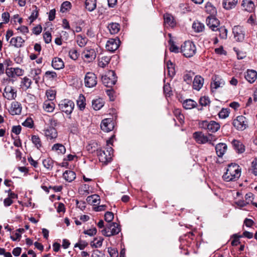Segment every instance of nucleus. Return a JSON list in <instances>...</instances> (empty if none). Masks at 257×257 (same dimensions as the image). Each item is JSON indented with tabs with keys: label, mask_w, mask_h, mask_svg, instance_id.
<instances>
[{
	"label": "nucleus",
	"mask_w": 257,
	"mask_h": 257,
	"mask_svg": "<svg viewBox=\"0 0 257 257\" xmlns=\"http://www.w3.org/2000/svg\"><path fill=\"white\" fill-rule=\"evenodd\" d=\"M241 175V169L236 164L228 165L226 172L223 174L222 178L226 182L235 181L237 180Z\"/></svg>",
	"instance_id": "1"
},
{
	"label": "nucleus",
	"mask_w": 257,
	"mask_h": 257,
	"mask_svg": "<svg viewBox=\"0 0 257 257\" xmlns=\"http://www.w3.org/2000/svg\"><path fill=\"white\" fill-rule=\"evenodd\" d=\"M121 230L120 225L115 222L107 223L101 230L102 234L109 237L117 234Z\"/></svg>",
	"instance_id": "2"
},
{
	"label": "nucleus",
	"mask_w": 257,
	"mask_h": 257,
	"mask_svg": "<svg viewBox=\"0 0 257 257\" xmlns=\"http://www.w3.org/2000/svg\"><path fill=\"white\" fill-rule=\"evenodd\" d=\"M181 52L187 58L192 57L196 52L195 44L191 41H185L181 47Z\"/></svg>",
	"instance_id": "3"
},
{
	"label": "nucleus",
	"mask_w": 257,
	"mask_h": 257,
	"mask_svg": "<svg viewBox=\"0 0 257 257\" xmlns=\"http://www.w3.org/2000/svg\"><path fill=\"white\" fill-rule=\"evenodd\" d=\"M106 151L99 150H97V156L100 162L106 164L111 161L113 150L111 147L106 148Z\"/></svg>",
	"instance_id": "4"
},
{
	"label": "nucleus",
	"mask_w": 257,
	"mask_h": 257,
	"mask_svg": "<svg viewBox=\"0 0 257 257\" xmlns=\"http://www.w3.org/2000/svg\"><path fill=\"white\" fill-rule=\"evenodd\" d=\"M101 80L105 86L110 87L115 84L117 77L113 71L109 70L106 74L102 76Z\"/></svg>",
	"instance_id": "5"
},
{
	"label": "nucleus",
	"mask_w": 257,
	"mask_h": 257,
	"mask_svg": "<svg viewBox=\"0 0 257 257\" xmlns=\"http://www.w3.org/2000/svg\"><path fill=\"white\" fill-rule=\"evenodd\" d=\"M199 125L200 128L207 130L208 131L211 133L217 132L220 127L219 123L213 120L210 121L203 120L199 122Z\"/></svg>",
	"instance_id": "6"
},
{
	"label": "nucleus",
	"mask_w": 257,
	"mask_h": 257,
	"mask_svg": "<svg viewBox=\"0 0 257 257\" xmlns=\"http://www.w3.org/2000/svg\"><path fill=\"white\" fill-rule=\"evenodd\" d=\"M59 106L60 109L62 111L65 112L67 114H69L72 113L74 109V103L72 100L64 99L61 101L59 104Z\"/></svg>",
	"instance_id": "7"
},
{
	"label": "nucleus",
	"mask_w": 257,
	"mask_h": 257,
	"mask_svg": "<svg viewBox=\"0 0 257 257\" xmlns=\"http://www.w3.org/2000/svg\"><path fill=\"white\" fill-rule=\"evenodd\" d=\"M232 124L234 127L238 131H243L247 127V122L246 118L240 115L236 117L233 120Z\"/></svg>",
	"instance_id": "8"
},
{
	"label": "nucleus",
	"mask_w": 257,
	"mask_h": 257,
	"mask_svg": "<svg viewBox=\"0 0 257 257\" xmlns=\"http://www.w3.org/2000/svg\"><path fill=\"white\" fill-rule=\"evenodd\" d=\"M6 73L10 78H15L24 75V70L19 67H10L6 69Z\"/></svg>",
	"instance_id": "9"
},
{
	"label": "nucleus",
	"mask_w": 257,
	"mask_h": 257,
	"mask_svg": "<svg viewBox=\"0 0 257 257\" xmlns=\"http://www.w3.org/2000/svg\"><path fill=\"white\" fill-rule=\"evenodd\" d=\"M232 32L234 38L236 41L238 42L242 41L245 37L244 29L241 26H235L232 28Z\"/></svg>",
	"instance_id": "10"
},
{
	"label": "nucleus",
	"mask_w": 257,
	"mask_h": 257,
	"mask_svg": "<svg viewBox=\"0 0 257 257\" xmlns=\"http://www.w3.org/2000/svg\"><path fill=\"white\" fill-rule=\"evenodd\" d=\"M97 82V77L94 73L92 72L86 73L84 79V83L86 87H93L96 85Z\"/></svg>",
	"instance_id": "11"
},
{
	"label": "nucleus",
	"mask_w": 257,
	"mask_h": 257,
	"mask_svg": "<svg viewBox=\"0 0 257 257\" xmlns=\"http://www.w3.org/2000/svg\"><path fill=\"white\" fill-rule=\"evenodd\" d=\"M100 127L104 132H109L114 128V122L111 118H105L102 121Z\"/></svg>",
	"instance_id": "12"
},
{
	"label": "nucleus",
	"mask_w": 257,
	"mask_h": 257,
	"mask_svg": "<svg viewBox=\"0 0 257 257\" xmlns=\"http://www.w3.org/2000/svg\"><path fill=\"white\" fill-rule=\"evenodd\" d=\"M212 82L211 83V87L212 91L219 87H223L225 84V81L218 76H214L212 78Z\"/></svg>",
	"instance_id": "13"
},
{
	"label": "nucleus",
	"mask_w": 257,
	"mask_h": 257,
	"mask_svg": "<svg viewBox=\"0 0 257 257\" xmlns=\"http://www.w3.org/2000/svg\"><path fill=\"white\" fill-rule=\"evenodd\" d=\"M119 43V39H110L106 43V49L110 52H114L118 48Z\"/></svg>",
	"instance_id": "14"
},
{
	"label": "nucleus",
	"mask_w": 257,
	"mask_h": 257,
	"mask_svg": "<svg viewBox=\"0 0 257 257\" xmlns=\"http://www.w3.org/2000/svg\"><path fill=\"white\" fill-rule=\"evenodd\" d=\"M206 24L210 29L215 31L218 29L219 21L216 18L208 17L206 19Z\"/></svg>",
	"instance_id": "15"
},
{
	"label": "nucleus",
	"mask_w": 257,
	"mask_h": 257,
	"mask_svg": "<svg viewBox=\"0 0 257 257\" xmlns=\"http://www.w3.org/2000/svg\"><path fill=\"white\" fill-rule=\"evenodd\" d=\"M3 95L8 100L14 99L17 96V92L12 86H7L5 88Z\"/></svg>",
	"instance_id": "16"
},
{
	"label": "nucleus",
	"mask_w": 257,
	"mask_h": 257,
	"mask_svg": "<svg viewBox=\"0 0 257 257\" xmlns=\"http://www.w3.org/2000/svg\"><path fill=\"white\" fill-rule=\"evenodd\" d=\"M22 111L21 104L17 102L14 101L12 103L9 112L12 115L20 114Z\"/></svg>",
	"instance_id": "17"
},
{
	"label": "nucleus",
	"mask_w": 257,
	"mask_h": 257,
	"mask_svg": "<svg viewBox=\"0 0 257 257\" xmlns=\"http://www.w3.org/2000/svg\"><path fill=\"white\" fill-rule=\"evenodd\" d=\"M44 132L47 139L52 140L57 137V132L54 127H49L44 130Z\"/></svg>",
	"instance_id": "18"
},
{
	"label": "nucleus",
	"mask_w": 257,
	"mask_h": 257,
	"mask_svg": "<svg viewBox=\"0 0 257 257\" xmlns=\"http://www.w3.org/2000/svg\"><path fill=\"white\" fill-rule=\"evenodd\" d=\"M204 84V79L200 75L196 76L193 81V89L199 91L202 87Z\"/></svg>",
	"instance_id": "19"
},
{
	"label": "nucleus",
	"mask_w": 257,
	"mask_h": 257,
	"mask_svg": "<svg viewBox=\"0 0 257 257\" xmlns=\"http://www.w3.org/2000/svg\"><path fill=\"white\" fill-rule=\"evenodd\" d=\"M234 149L239 154L243 153L245 151V147L243 144L238 140L233 139L231 142Z\"/></svg>",
	"instance_id": "20"
},
{
	"label": "nucleus",
	"mask_w": 257,
	"mask_h": 257,
	"mask_svg": "<svg viewBox=\"0 0 257 257\" xmlns=\"http://www.w3.org/2000/svg\"><path fill=\"white\" fill-rule=\"evenodd\" d=\"M193 137L195 141L199 144H205L208 142L207 136L204 135L202 132L194 133Z\"/></svg>",
	"instance_id": "21"
},
{
	"label": "nucleus",
	"mask_w": 257,
	"mask_h": 257,
	"mask_svg": "<svg viewBox=\"0 0 257 257\" xmlns=\"http://www.w3.org/2000/svg\"><path fill=\"white\" fill-rule=\"evenodd\" d=\"M246 80L249 83H253L257 78V73L253 70H247L244 76Z\"/></svg>",
	"instance_id": "22"
},
{
	"label": "nucleus",
	"mask_w": 257,
	"mask_h": 257,
	"mask_svg": "<svg viewBox=\"0 0 257 257\" xmlns=\"http://www.w3.org/2000/svg\"><path fill=\"white\" fill-rule=\"evenodd\" d=\"M51 65L53 68L56 70H60L64 67L63 60L58 57H55L53 59Z\"/></svg>",
	"instance_id": "23"
},
{
	"label": "nucleus",
	"mask_w": 257,
	"mask_h": 257,
	"mask_svg": "<svg viewBox=\"0 0 257 257\" xmlns=\"http://www.w3.org/2000/svg\"><path fill=\"white\" fill-rule=\"evenodd\" d=\"M83 55L84 57L86 59L88 62H91L95 59L96 53L94 49H87L84 51Z\"/></svg>",
	"instance_id": "24"
},
{
	"label": "nucleus",
	"mask_w": 257,
	"mask_h": 257,
	"mask_svg": "<svg viewBox=\"0 0 257 257\" xmlns=\"http://www.w3.org/2000/svg\"><path fill=\"white\" fill-rule=\"evenodd\" d=\"M215 150L217 156L221 157L227 150V145L224 143H219L216 146Z\"/></svg>",
	"instance_id": "25"
},
{
	"label": "nucleus",
	"mask_w": 257,
	"mask_h": 257,
	"mask_svg": "<svg viewBox=\"0 0 257 257\" xmlns=\"http://www.w3.org/2000/svg\"><path fill=\"white\" fill-rule=\"evenodd\" d=\"M241 5L244 10L251 12L254 9V5L252 1L251 0H243Z\"/></svg>",
	"instance_id": "26"
},
{
	"label": "nucleus",
	"mask_w": 257,
	"mask_h": 257,
	"mask_svg": "<svg viewBox=\"0 0 257 257\" xmlns=\"http://www.w3.org/2000/svg\"><path fill=\"white\" fill-rule=\"evenodd\" d=\"M41 69L40 68H33L32 69L30 72V75L33 78L36 83H38L40 80V74L41 73Z\"/></svg>",
	"instance_id": "27"
},
{
	"label": "nucleus",
	"mask_w": 257,
	"mask_h": 257,
	"mask_svg": "<svg viewBox=\"0 0 257 257\" xmlns=\"http://www.w3.org/2000/svg\"><path fill=\"white\" fill-rule=\"evenodd\" d=\"M25 41L21 37L12 38L10 40V44L12 46L19 48L22 46Z\"/></svg>",
	"instance_id": "28"
},
{
	"label": "nucleus",
	"mask_w": 257,
	"mask_h": 257,
	"mask_svg": "<svg viewBox=\"0 0 257 257\" xmlns=\"http://www.w3.org/2000/svg\"><path fill=\"white\" fill-rule=\"evenodd\" d=\"M197 105V102L191 99H186L183 102V106L186 109H192L196 107Z\"/></svg>",
	"instance_id": "29"
},
{
	"label": "nucleus",
	"mask_w": 257,
	"mask_h": 257,
	"mask_svg": "<svg viewBox=\"0 0 257 257\" xmlns=\"http://www.w3.org/2000/svg\"><path fill=\"white\" fill-rule=\"evenodd\" d=\"M65 180L69 182L73 181L76 178V174L74 172L71 170H66L63 175Z\"/></svg>",
	"instance_id": "30"
},
{
	"label": "nucleus",
	"mask_w": 257,
	"mask_h": 257,
	"mask_svg": "<svg viewBox=\"0 0 257 257\" xmlns=\"http://www.w3.org/2000/svg\"><path fill=\"white\" fill-rule=\"evenodd\" d=\"M55 105L54 102L50 100L44 101L43 105V109L48 112H52L55 108Z\"/></svg>",
	"instance_id": "31"
},
{
	"label": "nucleus",
	"mask_w": 257,
	"mask_h": 257,
	"mask_svg": "<svg viewBox=\"0 0 257 257\" xmlns=\"http://www.w3.org/2000/svg\"><path fill=\"white\" fill-rule=\"evenodd\" d=\"M237 0H223L222 5L226 10H230L235 7Z\"/></svg>",
	"instance_id": "32"
},
{
	"label": "nucleus",
	"mask_w": 257,
	"mask_h": 257,
	"mask_svg": "<svg viewBox=\"0 0 257 257\" xmlns=\"http://www.w3.org/2000/svg\"><path fill=\"white\" fill-rule=\"evenodd\" d=\"M103 105L104 101L101 98H98L92 101V107L95 110H99Z\"/></svg>",
	"instance_id": "33"
},
{
	"label": "nucleus",
	"mask_w": 257,
	"mask_h": 257,
	"mask_svg": "<svg viewBox=\"0 0 257 257\" xmlns=\"http://www.w3.org/2000/svg\"><path fill=\"white\" fill-rule=\"evenodd\" d=\"M107 28L111 34H116L120 30L119 25L116 23H112L109 24Z\"/></svg>",
	"instance_id": "34"
},
{
	"label": "nucleus",
	"mask_w": 257,
	"mask_h": 257,
	"mask_svg": "<svg viewBox=\"0 0 257 257\" xmlns=\"http://www.w3.org/2000/svg\"><path fill=\"white\" fill-rule=\"evenodd\" d=\"M86 200L89 203L96 206L99 202L100 197L97 195H92L87 197Z\"/></svg>",
	"instance_id": "35"
},
{
	"label": "nucleus",
	"mask_w": 257,
	"mask_h": 257,
	"mask_svg": "<svg viewBox=\"0 0 257 257\" xmlns=\"http://www.w3.org/2000/svg\"><path fill=\"white\" fill-rule=\"evenodd\" d=\"M96 7V0H86L85 8L89 12L94 11Z\"/></svg>",
	"instance_id": "36"
},
{
	"label": "nucleus",
	"mask_w": 257,
	"mask_h": 257,
	"mask_svg": "<svg viewBox=\"0 0 257 257\" xmlns=\"http://www.w3.org/2000/svg\"><path fill=\"white\" fill-rule=\"evenodd\" d=\"M32 83V81L30 78L25 77L22 80L21 86L25 90H27L30 88Z\"/></svg>",
	"instance_id": "37"
},
{
	"label": "nucleus",
	"mask_w": 257,
	"mask_h": 257,
	"mask_svg": "<svg viewBox=\"0 0 257 257\" xmlns=\"http://www.w3.org/2000/svg\"><path fill=\"white\" fill-rule=\"evenodd\" d=\"M110 58L108 56H102L98 59V66L102 68L105 67L109 62Z\"/></svg>",
	"instance_id": "38"
},
{
	"label": "nucleus",
	"mask_w": 257,
	"mask_h": 257,
	"mask_svg": "<svg viewBox=\"0 0 257 257\" xmlns=\"http://www.w3.org/2000/svg\"><path fill=\"white\" fill-rule=\"evenodd\" d=\"M164 23L169 26H173L174 25L173 17L169 14H166L164 16Z\"/></svg>",
	"instance_id": "39"
},
{
	"label": "nucleus",
	"mask_w": 257,
	"mask_h": 257,
	"mask_svg": "<svg viewBox=\"0 0 257 257\" xmlns=\"http://www.w3.org/2000/svg\"><path fill=\"white\" fill-rule=\"evenodd\" d=\"M52 150L57 151L58 154H64L66 152L65 147L61 144H56L52 147Z\"/></svg>",
	"instance_id": "40"
},
{
	"label": "nucleus",
	"mask_w": 257,
	"mask_h": 257,
	"mask_svg": "<svg viewBox=\"0 0 257 257\" xmlns=\"http://www.w3.org/2000/svg\"><path fill=\"white\" fill-rule=\"evenodd\" d=\"M77 104L81 110H83L85 107V97L80 94L77 100Z\"/></svg>",
	"instance_id": "41"
},
{
	"label": "nucleus",
	"mask_w": 257,
	"mask_h": 257,
	"mask_svg": "<svg viewBox=\"0 0 257 257\" xmlns=\"http://www.w3.org/2000/svg\"><path fill=\"white\" fill-rule=\"evenodd\" d=\"M54 161L50 158H47L43 161V165L48 170H51L53 167Z\"/></svg>",
	"instance_id": "42"
},
{
	"label": "nucleus",
	"mask_w": 257,
	"mask_h": 257,
	"mask_svg": "<svg viewBox=\"0 0 257 257\" xmlns=\"http://www.w3.org/2000/svg\"><path fill=\"white\" fill-rule=\"evenodd\" d=\"M103 238L101 237L95 238L94 240L91 242V245L95 248L100 247L102 246Z\"/></svg>",
	"instance_id": "43"
},
{
	"label": "nucleus",
	"mask_w": 257,
	"mask_h": 257,
	"mask_svg": "<svg viewBox=\"0 0 257 257\" xmlns=\"http://www.w3.org/2000/svg\"><path fill=\"white\" fill-rule=\"evenodd\" d=\"M192 28L195 32H200L204 30V25L202 23L196 21L193 23Z\"/></svg>",
	"instance_id": "44"
},
{
	"label": "nucleus",
	"mask_w": 257,
	"mask_h": 257,
	"mask_svg": "<svg viewBox=\"0 0 257 257\" xmlns=\"http://www.w3.org/2000/svg\"><path fill=\"white\" fill-rule=\"evenodd\" d=\"M76 41L77 44L81 47H84L87 43V39L85 37H83L82 36L79 35L76 37Z\"/></svg>",
	"instance_id": "45"
},
{
	"label": "nucleus",
	"mask_w": 257,
	"mask_h": 257,
	"mask_svg": "<svg viewBox=\"0 0 257 257\" xmlns=\"http://www.w3.org/2000/svg\"><path fill=\"white\" fill-rule=\"evenodd\" d=\"M34 10H33L31 15L29 17V19L30 21V23H33L38 17V10L36 6L33 7Z\"/></svg>",
	"instance_id": "46"
},
{
	"label": "nucleus",
	"mask_w": 257,
	"mask_h": 257,
	"mask_svg": "<svg viewBox=\"0 0 257 257\" xmlns=\"http://www.w3.org/2000/svg\"><path fill=\"white\" fill-rule=\"evenodd\" d=\"M205 8L206 11L211 15H213L216 13L215 8L209 2L206 3Z\"/></svg>",
	"instance_id": "47"
},
{
	"label": "nucleus",
	"mask_w": 257,
	"mask_h": 257,
	"mask_svg": "<svg viewBox=\"0 0 257 257\" xmlns=\"http://www.w3.org/2000/svg\"><path fill=\"white\" fill-rule=\"evenodd\" d=\"M32 141L34 145L38 148H40L42 146L41 141L40 138L37 136H32Z\"/></svg>",
	"instance_id": "48"
},
{
	"label": "nucleus",
	"mask_w": 257,
	"mask_h": 257,
	"mask_svg": "<svg viewBox=\"0 0 257 257\" xmlns=\"http://www.w3.org/2000/svg\"><path fill=\"white\" fill-rule=\"evenodd\" d=\"M169 44L170 46L169 49L170 51L177 53L179 52V48L174 43V41L172 40H170L169 41Z\"/></svg>",
	"instance_id": "49"
},
{
	"label": "nucleus",
	"mask_w": 257,
	"mask_h": 257,
	"mask_svg": "<svg viewBox=\"0 0 257 257\" xmlns=\"http://www.w3.org/2000/svg\"><path fill=\"white\" fill-rule=\"evenodd\" d=\"M45 76L49 80L55 79L57 77V73L53 71H46L45 73Z\"/></svg>",
	"instance_id": "50"
},
{
	"label": "nucleus",
	"mask_w": 257,
	"mask_h": 257,
	"mask_svg": "<svg viewBox=\"0 0 257 257\" xmlns=\"http://www.w3.org/2000/svg\"><path fill=\"white\" fill-rule=\"evenodd\" d=\"M229 114V109L227 108H222L218 113L219 118H225L227 117Z\"/></svg>",
	"instance_id": "51"
},
{
	"label": "nucleus",
	"mask_w": 257,
	"mask_h": 257,
	"mask_svg": "<svg viewBox=\"0 0 257 257\" xmlns=\"http://www.w3.org/2000/svg\"><path fill=\"white\" fill-rule=\"evenodd\" d=\"M71 6V4L69 2L66 1L62 3L61 7V12L62 13H64L67 10L70 9Z\"/></svg>",
	"instance_id": "52"
},
{
	"label": "nucleus",
	"mask_w": 257,
	"mask_h": 257,
	"mask_svg": "<svg viewBox=\"0 0 257 257\" xmlns=\"http://www.w3.org/2000/svg\"><path fill=\"white\" fill-rule=\"evenodd\" d=\"M218 30L219 32V36L220 38L223 39H226L227 34V29L224 27H221L220 28H218Z\"/></svg>",
	"instance_id": "53"
},
{
	"label": "nucleus",
	"mask_w": 257,
	"mask_h": 257,
	"mask_svg": "<svg viewBox=\"0 0 257 257\" xmlns=\"http://www.w3.org/2000/svg\"><path fill=\"white\" fill-rule=\"evenodd\" d=\"M114 218L113 213L111 212H106L104 215V219L107 223H112L111 221L113 220Z\"/></svg>",
	"instance_id": "54"
},
{
	"label": "nucleus",
	"mask_w": 257,
	"mask_h": 257,
	"mask_svg": "<svg viewBox=\"0 0 257 257\" xmlns=\"http://www.w3.org/2000/svg\"><path fill=\"white\" fill-rule=\"evenodd\" d=\"M193 73L189 72L184 75V80L187 83L190 84L192 82Z\"/></svg>",
	"instance_id": "55"
},
{
	"label": "nucleus",
	"mask_w": 257,
	"mask_h": 257,
	"mask_svg": "<svg viewBox=\"0 0 257 257\" xmlns=\"http://www.w3.org/2000/svg\"><path fill=\"white\" fill-rule=\"evenodd\" d=\"M69 55L72 59L76 60L78 57L79 53L76 50L72 49L69 51Z\"/></svg>",
	"instance_id": "56"
},
{
	"label": "nucleus",
	"mask_w": 257,
	"mask_h": 257,
	"mask_svg": "<svg viewBox=\"0 0 257 257\" xmlns=\"http://www.w3.org/2000/svg\"><path fill=\"white\" fill-rule=\"evenodd\" d=\"M34 122L31 118H27L23 123L24 126L32 128L33 126Z\"/></svg>",
	"instance_id": "57"
},
{
	"label": "nucleus",
	"mask_w": 257,
	"mask_h": 257,
	"mask_svg": "<svg viewBox=\"0 0 257 257\" xmlns=\"http://www.w3.org/2000/svg\"><path fill=\"white\" fill-rule=\"evenodd\" d=\"M43 38L46 43L48 44L51 42V34L49 32H46L43 35Z\"/></svg>",
	"instance_id": "58"
},
{
	"label": "nucleus",
	"mask_w": 257,
	"mask_h": 257,
	"mask_svg": "<svg viewBox=\"0 0 257 257\" xmlns=\"http://www.w3.org/2000/svg\"><path fill=\"white\" fill-rule=\"evenodd\" d=\"M174 114L180 122L183 121L184 116L183 114H181V110L179 109H175L174 111Z\"/></svg>",
	"instance_id": "59"
},
{
	"label": "nucleus",
	"mask_w": 257,
	"mask_h": 257,
	"mask_svg": "<svg viewBox=\"0 0 257 257\" xmlns=\"http://www.w3.org/2000/svg\"><path fill=\"white\" fill-rule=\"evenodd\" d=\"M199 103L202 106H206L210 103V100L208 97L203 96L200 98Z\"/></svg>",
	"instance_id": "60"
},
{
	"label": "nucleus",
	"mask_w": 257,
	"mask_h": 257,
	"mask_svg": "<svg viewBox=\"0 0 257 257\" xmlns=\"http://www.w3.org/2000/svg\"><path fill=\"white\" fill-rule=\"evenodd\" d=\"M245 201L246 202L247 204H249L250 202L252 204V200L253 199V195L249 192L246 194L245 196Z\"/></svg>",
	"instance_id": "61"
},
{
	"label": "nucleus",
	"mask_w": 257,
	"mask_h": 257,
	"mask_svg": "<svg viewBox=\"0 0 257 257\" xmlns=\"http://www.w3.org/2000/svg\"><path fill=\"white\" fill-rule=\"evenodd\" d=\"M88 245V243L85 242V241H80L77 243H76L75 245H74V247H79V248L80 249V250H82L83 249H84V248Z\"/></svg>",
	"instance_id": "62"
},
{
	"label": "nucleus",
	"mask_w": 257,
	"mask_h": 257,
	"mask_svg": "<svg viewBox=\"0 0 257 257\" xmlns=\"http://www.w3.org/2000/svg\"><path fill=\"white\" fill-rule=\"evenodd\" d=\"M108 252L110 257H117L118 256L117 251L115 248L108 247Z\"/></svg>",
	"instance_id": "63"
},
{
	"label": "nucleus",
	"mask_w": 257,
	"mask_h": 257,
	"mask_svg": "<svg viewBox=\"0 0 257 257\" xmlns=\"http://www.w3.org/2000/svg\"><path fill=\"white\" fill-rule=\"evenodd\" d=\"M252 173L255 175H257V159H255L252 162Z\"/></svg>",
	"instance_id": "64"
}]
</instances>
